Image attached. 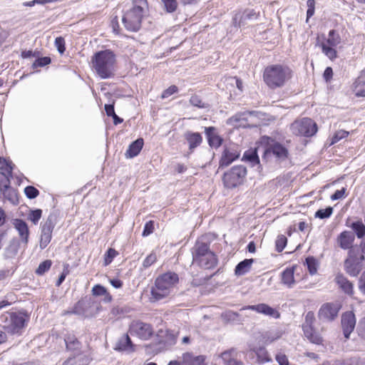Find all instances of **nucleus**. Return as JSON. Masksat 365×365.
I'll list each match as a JSON object with an SVG mask.
<instances>
[{"label": "nucleus", "instance_id": "4c0bfd02", "mask_svg": "<svg viewBox=\"0 0 365 365\" xmlns=\"http://www.w3.org/2000/svg\"><path fill=\"white\" fill-rule=\"evenodd\" d=\"M243 160L251 163L252 166L259 163V159L256 150L246 151L244 153Z\"/></svg>", "mask_w": 365, "mask_h": 365}, {"label": "nucleus", "instance_id": "ea45409f", "mask_svg": "<svg viewBox=\"0 0 365 365\" xmlns=\"http://www.w3.org/2000/svg\"><path fill=\"white\" fill-rule=\"evenodd\" d=\"M54 217L50 215L41 227V233L52 235L54 228Z\"/></svg>", "mask_w": 365, "mask_h": 365}, {"label": "nucleus", "instance_id": "338daca9", "mask_svg": "<svg viewBox=\"0 0 365 365\" xmlns=\"http://www.w3.org/2000/svg\"><path fill=\"white\" fill-rule=\"evenodd\" d=\"M357 331L359 336L365 339V317L359 322Z\"/></svg>", "mask_w": 365, "mask_h": 365}, {"label": "nucleus", "instance_id": "5fc2aeb1", "mask_svg": "<svg viewBox=\"0 0 365 365\" xmlns=\"http://www.w3.org/2000/svg\"><path fill=\"white\" fill-rule=\"evenodd\" d=\"M349 135V132L340 130L335 133L334 136L331 138V145L335 144L340 140L346 138Z\"/></svg>", "mask_w": 365, "mask_h": 365}, {"label": "nucleus", "instance_id": "b1692460", "mask_svg": "<svg viewBox=\"0 0 365 365\" xmlns=\"http://www.w3.org/2000/svg\"><path fill=\"white\" fill-rule=\"evenodd\" d=\"M360 262L356 259H346L344 261V269L347 274L352 277H356L361 270Z\"/></svg>", "mask_w": 365, "mask_h": 365}, {"label": "nucleus", "instance_id": "423d86ee", "mask_svg": "<svg viewBox=\"0 0 365 365\" xmlns=\"http://www.w3.org/2000/svg\"><path fill=\"white\" fill-rule=\"evenodd\" d=\"M246 175L247 169L243 165L234 166L224 173L223 185L227 189L235 188L244 183Z\"/></svg>", "mask_w": 365, "mask_h": 365}, {"label": "nucleus", "instance_id": "79ce46f5", "mask_svg": "<svg viewBox=\"0 0 365 365\" xmlns=\"http://www.w3.org/2000/svg\"><path fill=\"white\" fill-rule=\"evenodd\" d=\"M66 348L69 350H76L79 346V342L73 335H68L64 339Z\"/></svg>", "mask_w": 365, "mask_h": 365}, {"label": "nucleus", "instance_id": "0eeeda50", "mask_svg": "<svg viewBox=\"0 0 365 365\" xmlns=\"http://www.w3.org/2000/svg\"><path fill=\"white\" fill-rule=\"evenodd\" d=\"M100 308V304L89 297L78 301L71 311H68V313L84 317H92L98 313Z\"/></svg>", "mask_w": 365, "mask_h": 365}, {"label": "nucleus", "instance_id": "774afa93", "mask_svg": "<svg viewBox=\"0 0 365 365\" xmlns=\"http://www.w3.org/2000/svg\"><path fill=\"white\" fill-rule=\"evenodd\" d=\"M275 359L279 365H289V361L287 356L282 353L277 354Z\"/></svg>", "mask_w": 365, "mask_h": 365}, {"label": "nucleus", "instance_id": "f3484780", "mask_svg": "<svg viewBox=\"0 0 365 365\" xmlns=\"http://www.w3.org/2000/svg\"><path fill=\"white\" fill-rule=\"evenodd\" d=\"M13 225L19 233L21 242L26 245L29 237V230L26 222L21 219H15Z\"/></svg>", "mask_w": 365, "mask_h": 365}, {"label": "nucleus", "instance_id": "bf43d9fd", "mask_svg": "<svg viewBox=\"0 0 365 365\" xmlns=\"http://www.w3.org/2000/svg\"><path fill=\"white\" fill-rule=\"evenodd\" d=\"M315 321L314 314L312 312H308L305 316L304 322L302 324V328L314 326Z\"/></svg>", "mask_w": 365, "mask_h": 365}, {"label": "nucleus", "instance_id": "8fccbe9b", "mask_svg": "<svg viewBox=\"0 0 365 365\" xmlns=\"http://www.w3.org/2000/svg\"><path fill=\"white\" fill-rule=\"evenodd\" d=\"M168 13L174 12L178 7L177 0H161Z\"/></svg>", "mask_w": 365, "mask_h": 365}, {"label": "nucleus", "instance_id": "4be33fe9", "mask_svg": "<svg viewBox=\"0 0 365 365\" xmlns=\"http://www.w3.org/2000/svg\"><path fill=\"white\" fill-rule=\"evenodd\" d=\"M335 282L339 287L346 294L352 295L354 294L353 284L342 274H337L335 277Z\"/></svg>", "mask_w": 365, "mask_h": 365}, {"label": "nucleus", "instance_id": "f8f14e48", "mask_svg": "<svg viewBox=\"0 0 365 365\" xmlns=\"http://www.w3.org/2000/svg\"><path fill=\"white\" fill-rule=\"evenodd\" d=\"M356 326L355 315L351 312H346L341 316V327L344 336L349 339L351 333L354 331Z\"/></svg>", "mask_w": 365, "mask_h": 365}, {"label": "nucleus", "instance_id": "a18cd8bd", "mask_svg": "<svg viewBox=\"0 0 365 365\" xmlns=\"http://www.w3.org/2000/svg\"><path fill=\"white\" fill-rule=\"evenodd\" d=\"M52 264V262L49 259L45 260L40 263L38 268L36 270V273L38 275H43L47 271L49 270Z\"/></svg>", "mask_w": 365, "mask_h": 365}, {"label": "nucleus", "instance_id": "393cba45", "mask_svg": "<svg viewBox=\"0 0 365 365\" xmlns=\"http://www.w3.org/2000/svg\"><path fill=\"white\" fill-rule=\"evenodd\" d=\"M294 267L286 268L281 274V282L288 288H292L295 284Z\"/></svg>", "mask_w": 365, "mask_h": 365}, {"label": "nucleus", "instance_id": "72a5a7b5", "mask_svg": "<svg viewBox=\"0 0 365 365\" xmlns=\"http://www.w3.org/2000/svg\"><path fill=\"white\" fill-rule=\"evenodd\" d=\"M221 317L226 323H240L241 322L239 314L231 310L222 313Z\"/></svg>", "mask_w": 365, "mask_h": 365}, {"label": "nucleus", "instance_id": "052dcab7", "mask_svg": "<svg viewBox=\"0 0 365 365\" xmlns=\"http://www.w3.org/2000/svg\"><path fill=\"white\" fill-rule=\"evenodd\" d=\"M156 260H157L156 254L154 252H151L143 260V267L144 268H148V267H150Z\"/></svg>", "mask_w": 365, "mask_h": 365}, {"label": "nucleus", "instance_id": "13d9d810", "mask_svg": "<svg viewBox=\"0 0 365 365\" xmlns=\"http://www.w3.org/2000/svg\"><path fill=\"white\" fill-rule=\"evenodd\" d=\"M52 238V235L41 233L39 246L41 250H43L50 243Z\"/></svg>", "mask_w": 365, "mask_h": 365}, {"label": "nucleus", "instance_id": "3c124183", "mask_svg": "<svg viewBox=\"0 0 365 365\" xmlns=\"http://www.w3.org/2000/svg\"><path fill=\"white\" fill-rule=\"evenodd\" d=\"M117 255L118 252L115 250L113 248H109L106 253L105 254L104 265L107 266L109 264H110L114 257L117 256Z\"/></svg>", "mask_w": 365, "mask_h": 365}, {"label": "nucleus", "instance_id": "09e8293b", "mask_svg": "<svg viewBox=\"0 0 365 365\" xmlns=\"http://www.w3.org/2000/svg\"><path fill=\"white\" fill-rule=\"evenodd\" d=\"M41 215L42 210L41 209H36L30 212L28 216V219L30 220L34 225H36L41 219Z\"/></svg>", "mask_w": 365, "mask_h": 365}, {"label": "nucleus", "instance_id": "f03ea898", "mask_svg": "<svg viewBox=\"0 0 365 365\" xmlns=\"http://www.w3.org/2000/svg\"><path fill=\"white\" fill-rule=\"evenodd\" d=\"M178 281V275L175 272H168L160 275L151 287L150 301L154 302L168 297Z\"/></svg>", "mask_w": 365, "mask_h": 365}, {"label": "nucleus", "instance_id": "2eb2a0df", "mask_svg": "<svg viewBox=\"0 0 365 365\" xmlns=\"http://www.w3.org/2000/svg\"><path fill=\"white\" fill-rule=\"evenodd\" d=\"M205 133L209 145L212 148H218L222 143L223 139L218 135L215 127H205Z\"/></svg>", "mask_w": 365, "mask_h": 365}, {"label": "nucleus", "instance_id": "2f4dec72", "mask_svg": "<svg viewBox=\"0 0 365 365\" xmlns=\"http://www.w3.org/2000/svg\"><path fill=\"white\" fill-rule=\"evenodd\" d=\"M0 192L5 199L8 200L13 205H17L19 203L17 192L11 186L2 190Z\"/></svg>", "mask_w": 365, "mask_h": 365}, {"label": "nucleus", "instance_id": "a19ab883", "mask_svg": "<svg viewBox=\"0 0 365 365\" xmlns=\"http://www.w3.org/2000/svg\"><path fill=\"white\" fill-rule=\"evenodd\" d=\"M351 227L356 233L358 238H362L365 235V225L361 221L354 222Z\"/></svg>", "mask_w": 365, "mask_h": 365}, {"label": "nucleus", "instance_id": "5701e85b", "mask_svg": "<svg viewBox=\"0 0 365 365\" xmlns=\"http://www.w3.org/2000/svg\"><path fill=\"white\" fill-rule=\"evenodd\" d=\"M267 152L272 153L279 160H284L288 155L287 149L279 143L270 145L267 149Z\"/></svg>", "mask_w": 365, "mask_h": 365}, {"label": "nucleus", "instance_id": "58836bf2", "mask_svg": "<svg viewBox=\"0 0 365 365\" xmlns=\"http://www.w3.org/2000/svg\"><path fill=\"white\" fill-rule=\"evenodd\" d=\"M321 47L323 53L329 59L334 60L337 57V53L336 51L333 48L334 46H331L323 42L321 43Z\"/></svg>", "mask_w": 365, "mask_h": 365}, {"label": "nucleus", "instance_id": "37998d69", "mask_svg": "<svg viewBox=\"0 0 365 365\" xmlns=\"http://www.w3.org/2000/svg\"><path fill=\"white\" fill-rule=\"evenodd\" d=\"M221 357L226 365H243L242 361L231 358V351L222 353Z\"/></svg>", "mask_w": 365, "mask_h": 365}, {"label": "nucleus", "instance_id": "ddd939ff", "mask_svg": "<svg viewBox=\"0 0 365 365\" xmlns=\"http://www.w3.org/2000/svg\"><path fill=\"white\" fill-rule=\"evenodd\" d=\"M245 309L255 311L257 313H260L266 316H269L274 319H278L280 317V314L278 311L264 303L258 304L256 305H249L241 309V310Z\"/></svg>", "mask_w": 365, "mask_h": 365}, {"label": "nucleus", "instance_id": "20e7f679", "mask_svg": "<svg viewBox=\"0 0 365 365\" xmlns=\"http://www.w3.org/2000/svg\"><path fill=\"white\" fill-rule=\"evenodd\" d=\"M292 71L282 65H270L264 68L263 78L265 83L271 88L283 86L291 78Z\"/></svg>", "mask_w": 365, "mask_h": 365}, {"label": "nucleus", "instance_id": "9d476101", "mask_svg": "<svg viewBox=\"0 0 365 365\" xmlns=\"http://www.w3.org/2000/svg\"><path fill=\"white\" fill-rule=\"evenodd\" d=\"M340 309L339 304L335 303H325L319 310L318 317L323 321H333L338 315Z\"/></svg>", "mask_w": 365, "mask_h": 365}, {"label": "nucleus", "instance_id": "f257e3e1", "mask_svg": "<svg viewBox=\"0 0 365 365\" xmlns=\"http://www.w3.org/2000/svg\"><path fill=\"white\" fill-rule=\"evenodd\" d=\"M115 61V53L109 49L96 52L91 58L93 68L103 79L114 75Z\"/></svg>", "mask_w": 365, "mask_h": 365}, {"label": "nucleus", "instance_id": "864d4df0", "mask_svg": "<svg viewBox=\"0 0 365 365\" xmlns=\"http://www.w3.org/2000/svg\"><path fill=\"white\" fill-rule=\"evenodd\" d=\"M306 263L309 273L312 275L314 274L317 271L315 259L312 257H309L306 259Z\"/></svg>", "mask_w": 365, "mask_h": 365}, {"label": "nucleus", "instance_id": "6e6d98bb", "mask_svg": "<svg viewBox=\"0 0 365 365\" xmlns=\"http://www.w3.org/2000/svg\"><path fill=\"white\" fill-rule=\"evenodd\" d=\"M190 103L193 106H195V107H197V108H207V104L203 103L202 101L201 98L198 96H197V95H194V96H192L190 97Z\"/></svg>", "mask_w": 365, "mask_h": 365}, {"label": "nucleus", "instance_id": "dca6fc26", "mask_svg": "<svg viewBox=\"0 0 365 365\" xmlns=\"http://www.w3.org/2000/svg\"><path fill=\"white\" fill-rule=\"evenodd\" d=\"M192 262L200 267L210 269L216 267L217 258L215 253H209L207 255H203V257L192 259Z\"/></svg>", "mask_w": 365, "mask_h": 365}, {"label": "nucleus", "instance_id": "473e14b6", "mask_svg": "<svg viewBox=\"0 0 365 365\" xmlns=\"http://www.w3.org/2000/svg\"><path fill=\"white\" fill-rule=\"evenodd\" d=\"M92 294L94 296H103V300L106 303L112 300L111 295L107 292L106 289L101 284H96L92 288Z\"/></svg>", "mask_w": 365, "mask_h": 365}, {"label": "nucleus", "instance_id": "c03bdc74", "mask_svg": "<svg viewBox=\"0 0 365 365\" xmlns=\"http://www.w3.org/2000/svg\"><path fill=\"white\" fill-rule=\"evenodd\" d=\"M11 177L12 175H10L9 173L6 174L4 172H0V191L10 187V178Z\"/></svg>", "mask_w": 365, "mask_h": 365}, {"label": "nucleus", "instance_id": "c85d7f7f", "mask_svg": "<svg viewBox=\"0 0 365 365\" xmlns=\"http://www.w3.org/2000/svg\"><path fill=\"white\" fill-rule=\"evenodd\" d=\"M253 262V259H245L239 262L235 269V274L241 276L247 273L250 270Z\"/></svg>", "mask_w": 365, "mask_h": 365}, {"label": "nucleus", "instance_id": "f704fd0d", "mask_svg": "<svg viewBox=\"0 0 365 365\" xmlns=\"http://www.w3.org/2000/svg\"><path fill=\"white\" fill-rule=\"evenodd\" d=\"M354 91L357 96H365V78L359 76L354 83Z\"/></svg>", "mask_w": 365, "mask_h": 365}, {"label": "nucleus", "instance_id": "680f3d73", "mask_svg": "<svg viewBox=\"0 0 365 365\" xmlns=\"http://www.w3.org/2000/svg\"><path fill=\"white\" fill-rule=\"evenodd\" d=\"M55 46L57 48L58 51L63 54L66 50L65 40L63 37L58 36L55 39Z\"/></svg>", "mask_w": 365, "mask_h": 365}, {"label": "nucleus", "instance_id": "69168bd1", "mask_svg": "<svg viewBox=\"0 0 365 365\" xmlns=\"http://www.w3.org/2000/svg\"><path fill=\"white\" fill-rule=\"evenodd\" d=\"M257 355L259 358L260 362L269 361L270 359L269 358L266 350L264 348H260L257 352Z\"/></svg>", "mask_w": 365, "mask_h": 365}, {"label": "nucleus", "instance_id": "e2e57ef3", "mask_svg": "<svg viewBox=\"0 0 365 365\" xmlns=\"http://www.w3.org/2000/svg\"><path fill=\"white\" fill-rule=\"evenodd\" d=\"M178 91V88L176 86H170L168 88H167L166 90H165L163 93H162V96H161V98H168L169 96H170L171 95L177 93Z\"/></svg>", "mask_w": 365, "mask_h": 365}, {"label": "nucleus", "instance_id": "49530a36", "mask_svg": "<svg viewBox=\"0 0 365 365\" xmlns=\"http://www.w3.org/2000/svg\"><path fill=\"white\" fill-rule=\"evenodd\" d=\"M333 212L331 207H327L326 209L318 210L314 215V217L319 219H325L329 217Z\"/></svg>", "mask_w": 365, "mask_h": 365}, {"label": "nucleus", "instance_id": "4468645a", "mask_svg": "<svg viewBox=\"0 0 365 365\" xmlns=\"http://www.w3.org/2000/svg\"><path fill=\"white\" fill-rule=\"evenodd\" d=\"M259 14L254 9H247L242 13L235 14L233 18V24L235 26L241 27L247 24V20H256Z\"/></svg>", "mask_w": 365, "mask_h": 365}, {"label": "nucleus", "instance_id": "cd10ccee", "mask_svg": "<svg viewBox=\"0 0 365 365\" xmlns=\"http://www.w3.org/2000/svg\"><path fill=\"white\" fill-rule=\"evenodd\" d=\"M143 146V138H138L133 141L128 147V150L125 152V157L127 158H133L137 156L140 150H142Z\"/></svg>", "mask_w": 365, "mask_h": 365}, {"label": "nucleus", "instance_id": "aec40b11", "mask_svg": "<svg viewBox=\"0 0 365 365\" xmlns=\"http://www.w3.org/2000/svg\"><path fill=\"white\" fill-rule=\"evenodd\" d=\"M182 365H207L206 356L204 355L194 356L192 353L186 352L182 354Z\"/></svg>", "mask_w": 365, "mask_h": 365}, {"label": "nucleus", "instance_id": "a211bd4d", "mask_svg": "<svg viewBox=\"0 0 365 365\" xmlns=\"http://www.w3.org/2000/svg\"><path fill=\"white\" fill-rule=\"evenodd\" d=\"M209 253H214L210 249V243L198 240L192 249V259L207 255Z\"/></svg>", "mask_w": 365, "mask_h": 365}, {"label": "nucleus", "instance_id": "603ef678", "mask_svg": "<svg viewBox=\"0 0 365 365\" xmlns=\"http://www.w3.org/2000/svg\"><path fill=\"white\" fill-rule=\"evenodd\" d=\"M24 193L29 199H34L39 195V191L34 186L29 185L25 187Z\"/></svg>", "mask_w": 365, "mask_h": 365}, {"label": "nucleus", "instance_id": "9b49d317", "mask_svg": "<svg viewBox=\"0 0 365 365\" xmlns=\"http://www.w3.org/2000/svg\"><path fill=\"white\" fill-rule=\"evenodd\" d=\"M240 157V151L235 145L225 147L220 160V167H227Z\"/></svg>", "mask_w": 365, "mask_h": 365}, {"label": "nucleus", "instance_id": "bb28decb", "mask_svg": "<svg viewBox=\"0 0 365 365\" xmlns=\"http://www.w3.org/2000/svg\"><path fill=\"white\" fill-rule=\"evenodd\" d=\"M304 336L311 342L316 344H322L323 339L321 335L316 331L314 326L302 328Z\"/></svg>", "mask_w": 365, "mask_h": 365}, {"label": "nucleus", "instance_id": "7ed1b4c3", "mask_svg": "<svg viewBox=\"0 0 365 365\" xmlns=\"http://www.w3.org/2000/svg\"><path fill=\"white\" fill-rule=\"evenodd\" d=\"M148 10L147 0H133V6L124 13L122 18L125 28L129 31H138Z\"/></svg>", "mask_w": 365, "mask_h": 365}, {"label": "nucleus", "instance_id": "1a4fd4ad", "mask_svg": "<svg viewBox=\"0 0 365 365\" xmlns=\"http://www.w3.org/2000/svg\"><path fill=\"white\" fill-rule=\"evenodd\" d=\"M129 333L142 340H148L153 335V329L150 324L137 320L130 324Z\"/></svg>", "mask_w": 365, "mask_h": 365}, {"label": "nucleus", "instance_id": "6e6552de", "mask_svg": "<svg viewBox=\"0 0 365 365\" xmlns=\"http://www.w3.org/2000/svg\"><path fill=\"white\" fill-rule=\"evenodd\" d=\"M290 129L296 135L310 137L317 133V126L311 118H304L292 123Z\"/></svg>", "mask_w": 365, "mask_h": 365}, {"label": "nucleus", "instance_id": "e433bc0d", "mask_svg": "<svg viewBox=\"0 0 365 365\" xmlns=\"http://www.w3.org/2000/svg\"><path fill=\"white\" fill-rule=\"evenodd\" d=\"M341 43L339 34L334 29L329 31L327 44L331 46H336Z\"/></svg>", "mask_w": 365, "mask_h": 365}, {"label": "nucleus", "instance_id": "7c9ffc66", "mask_svg": "<svg viewBox=\"0 0 365 365\" xmlns=\"http://www.w3.org/2000/svg\"><path fill=\"white\" fill-rule=\"evenodd\" d=\"M19 247V241L16 239H12L9 245L4 250V257L6 259L13 258L18 252Z\"/></svg>", "mask_w": 365, "mask_h": 365}, {"label": "nucleus", "instance_id": "6ab92c4d", "mask_svg": "<svg viewBox=\"0 0 365 365\" xmlns=\"http://www.w3.org/2000/svg\"><path fill=\"white\" fill-rule=\"evenodd\" d=\"M184 138L189 145V153H192L202 142V137L200 133L187 131Z\"/></svg>", "mask_w": 365, "mask_h": 365}, {"label": "nucleus", "instance_id": "de8ad7c7", "mask_svg": "<svg viewBox=\"0 0 365 365\" xmlns=\"http://www.w3.org/2000/svg\"><path fill=\"white\" fill-rule=\"evenodd\" d=\"M287 242V239L284 235H279L275 242L276 250L278 252H281L284 249Z\"/></svg>", "mask_w": 365, "mask_h": 365}, {"label": "nucleus", "instance_id": "4d7b16f0", "mask_svg": "<svg viewBox=\"0 0 365 365\" xmlns=\"http://www.w3.org/2000/svg\"><path fill=\"white\" fill-rule=\"evenodd\" d=\"M51 58L50 57H41L37 58L33 63V68H36L37 67H43L47 66L51 63Z\"/></svg>", "mask_w": 365, "mask_h": 365}, {"label": "nucleus", "instance_id": "c756f323", "mask_svg": "<svg viewBox=\"0 0 365 365\" xmlns=\"http://www.w3.org/2000/svg\"><path fill=\"white\" fill-rule=\"evenodd\" d=\"M89 358L83 354H78L73 357H69L63 365H88Z\"/></svg>", "mask_w": 365, "mask_h": 365}, {"label": "nucleus", "instance_id": "39448f33", "mask_svg": "<svg viewBox=\"0 0 365 365\" xmlns=\"http://www.w3.org/2000/svg\"><path fill=\"white\" fill-rule=\"evenodd\" d=\"M26 319L21 313L6 312L0 316V326L7 332L19 334L24 327Z\"/></svg>", "mask_w": 365, "mask_h": 365}, {"label": "nucleus", "instance_id": "a878e982", "mask_svg": "<svg viewBox=\"0 0 365 365\" xmlns=\"http://www.w3.org/2000/svg\"><path fill=\"white\" fill-rule=\"evenodd\" d=\"M115 349L131 352L134 351V345L128 334L122 336L116 342Z\"/></svg>", "mask_w": 365, "mask_h": 365}, {"label": "nucleus", "instance_id": "c9c22d12", "mask_svg": "<svg viewBox=\"0 0 365 365\" xmlns=\"http://www.w3.org/2000/svg\"><path fill=\"white\" fill-rule=\"evenodd\" d=\"M364 255L358 247H353L349 250L347 259H356V261L361 262L365 259Z\"/></svg>", "mask_w": 365, "mask_h": 365}, {"label": "nucleus", "instance_id": "412c9836", "mask_svg": "<svg viewBox=\"0 0 365 365\" xmlns=\"http://www.w3.org/2000/svg\"><path fill=\"white\" fill-rule=\"evenodd\" d=\"M354 235L350 231H344L338 237L339 247L343 250H349L354 241Z\"/></svg>", "mask_w": 365, "mask_h": 365}, {"label": "nucleus", "instance_id": "0e129e2a", "mask_svg": "<svg viewBox=\"0 0 365 365\" xmlns=\"http://www.w3.org/2000/svg\"><path fill=\"white\" fill-rule=\"evenodd\" d=\"M154 230V222L153 221L150 220L145 223L144 230L143 232V236H148L153 233Z\"/></svg>", "mask_w": 365, "mask_h": 365}]
</instances>
